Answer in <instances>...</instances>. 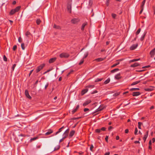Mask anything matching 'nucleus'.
<instances>
[{"label":"nucleus","instance_id":"nucleus-1","mask_svg":"<svg viewBox=\"0 0 155 155\" xmlns=\"http://www.w3.org/2000/svg\"><path fill=\"white\" fill-rule=\"evenodd\" d=\"M72 0H68L67 5L68 11L70 13H71V5Z\"/></svg>","mask_w":155,"mask_h":155},{"label":"nucleus","instance_id":"nucleus-2","mask_svg":"<svg viewBox=\"0 0 155 155\" xmlns=\"http://www.w3.org/2000/svg\"><path fill=\"white\" fill-rule=\"evenodd\" d=\"M21 8V6H19L15 8L12 9L9 13V14L10 15H13L15 12H18Z\"/></svg>","mask_w":155,"mask_h":155},{"label":"nucleus","instance_id":"nucleus-3","mask_svg":"<svg viewBox=\"0 0 155 155\" xmlns=\"http://www.w3.org/2000/svg\"><path fill=\"white\" fill-rule=\"evenodd\" d=\"M80 21V19L79 18H74L71 20V23L74 24H77Z\"/></svg>","mask_w":155,"mask_h":155},{"label":"nucleus","instance_id":"nucleus-4","mask_svg":"<svg viewBox=\"0 0 155 155\" xmlns=\"http://www.w3.org/2000/svg\"><path fill=\"white\" fill-rule=\"evenodd\" d=\"M70 55L69 54L67 53H62L60 54L59 55V56L61 58H68Z\"/></svg>","mask_w":155,"mask_h":155},{"label":"nucleus","instance_id":"nucleus-5","mask_svg":"<svg viewBox=\"0 0 155 155\" xmlns=\"http://www.w3.org/2000/svg\"><path fill=\"white\" fill-rule=\"evenodd\" d=\"M154 87L153 86H150L149 88L144 89V90L146 91H150L154 90Z\"/></svg>","mask_w":155,"mask_h":155},{"label":"nucleus","instance_id":"nucleus-6","mask_svg":"<svg viewBox=\"0 0 155 155\" xmlns=\"http://www.w3.org/2000/svg\"><path fill=\"white\" fill-rule=\"evenodd\" d=\"M138 44H136L133 45L130 48V50H133L135 49L138 46Z\"/></svg>","mask_w":155,"mask_h":155},{"label":"nucleus","instance_id":"nucleus-7","mask_svg":"<svg viewBox=\"0 0 155 155\" xmlns=\"http://www.w3.org/2000/svg\"><path fill=\"white\" fill-rule=\"evenodd\" d=\"M56 59L57 58L56 57L51 58L49 60L48 62L50 64L52 63L55 61Z\"/></svg>","mask_w":155,"mask_h":155},{"label":"nucleus","instance_id":"nucleus-8","mask_svg":"<svg viewBox=\"0 0 155 155\" xmlns=\"http://www.w3.org/2000/svg\"><path fill=\"white\" fill-rule=\"evenodd\" d=\"M148 131H147L146 132V134L144 135V137L143 138V139L144 140V142L146 141V140L148 137Z\"/></svg>","mask_w":155,"mask_h":155},{"label":"nucleus","instance_id":"nucleus-9","mask_svg":"<svg viewBox=\"0 0 155 155\" xmlns=\"http://www.w3.org/2000/svg\"><path fill=\"white\" fill-rule=\"evenodd\" d=\"M25 94L27 97L29 99H31V97L30 96L29 94L28 91L27 90H25Z\"/></svg>","mask_w":155,"mask_h":155},{"label":"nucleus","instance_id":"nucleus-10","mask_svg":"<svg viewBox=\"0 0 155 155\" xmlns=\"http://www.w3.org/2000/svg\"><path fill=\"white\" fill-rule=\"evenodd\" d=\"M91 102V100H87V101H85L83 104V106H85L87 105H88V104L90 103Z\"/></svg>","mask_w":155,"mask_h":155},{"label":"nucleus","instance_id":"nucleus-11","mask_svg":"<svg viewBox=\"0 0 155 155\" xmlns=\"http://www.w3.org/2000/svg\"><path fill=\"white\" fill-rule=\"evenodd\" d=\"M105 58H97L95 59L94 60V61H96L97 62H100V61H103L105 59Z\"/></svg>","mask_w":155,"mask_h":155},{"label":"nucleus","instance_id":"nucleus-12","mask_svg":"<svg viewBox=\"0 0 155 155\" xmlns=\"http://www.w3.org/2000/svg\"><path fill=\"white\" fill-rule=\"evenodd\" d=\"M75 133V131L74 130H72L70 132L69 134V138H71L74 135Z\"/></svg>","mask_w":155,"mask_h":155},{"label":"nucleus","instance_id":"nucleus-13","mask_svg":"<svg viewBox=\"0 0 155 155\" xmlns=\"http://www.w3.org/2000/svg\"><path fill=\"white\" fill-rule=\"evenodd\" d=\"M88 91V89L87 88H86L83 90L81 92V94L82 95H83L87 93Z\"/></svg>","mask_w":155,"mask_h":155},{"label":"nucleus","instance_id":"nucleus-14","mask_svg":"<svg viewBox=\"0 0 155 155\" xmlns=\"http://www.w3.org/2000/svg\"><path fill=\"white\" fill-rule=\"evenodd\" d=\"M140 94V92H134L132 93V95L133 96H137L139 95Z\"/></svg>","mask_w":155,"mask_h":155},{"label":"nucleus","instance_id":"nucleus-15","mask_svg":"<svg viewBox=\"0 0 155 155\" xmlns=\"http://www.w3.org/2000/svg\"><path fill=\"white\" fill-rule=\"evenodd\" d=\"M53 132V131L51 129H49L48 130V131L45 133V135H48L52 133Z\"/></svg>","mask_w":155,"mask_h":155},{"label":"nucleus","instance_id":"nucleus-16","mask_svg":"<svg viewBox=\"0 0 155 155\" xmlns=\"http://www.w3.org/2000/svg\"><path fill=\"white\" fill-rule=\"evenodd\" d=\"M150 54L151 55V56H153V55L155 54V48L150 51Z\"/></svg>","mask_w":155,"mask_h":155},{"label":"nucleus","instance_id":"nucleus-17","mask_svg":"<svg viewBox=\"0 0 155 155\" xmlns=\"http://www.w3.org/2000/svg\"><path fill=\"white\" fill-rule=\"evenodd\" d=\"M87 25V22L84 23H83L82 25L81 29L82 31H83L84 30V28L86 25Z\"/></svg>","mask_w":155,"mask_h":155},{"label":"nucleus","instance_id":"nucleus-18","mask_svg":"<svg viewBox=\"0 0 155 155\" xmlns=\"http://www.w3.org/2000/svg\"><path fill=\"white\" fill-rule=\"evenodd\" d=\"M79 105H78L75 108V109H74L73 110H72V114H74V113H75L76 111L78 109V108H79Z\"/></svg>","mask_w":155,"mask_h":155},{"label":"nucleus","instance_id":"nucleus-19","mask_svg":"<svg viewBox=\"0 0 155 155\" xmlns=\"http://www.w3.org/2000/svg\"><path fill=\"white\" fill-rule=\"evenodd\" d=\"M139 65V64L138 63L135 62L134 64H131L130 65V67H137Z\"/></svg>","mask_w":155,"mask_h":155},{"label":"nucleus","instance_id":"nucleus-20","mask_svg":"<svg viewBox=\"0 0 155 155\" xmlns=\"http://www.w3.org/2000/svg\"><path fill=\"white\" fill-rule=\"evenodd\" d=\"M64 128V127L63 126L61 127L60 129H59L58 130L56 133L55 135H56L57 134H58L60 132H61L62 131V129L63 128Z\"/></svg>","mask_w":155,"mask_h":155},{"label":"nucleus","instance_id":"nucleus-21","mask_svg":"<svg viewBox=\"0 0 155 155\" xmlns=\"http://www.w3.org/2000/svg\"><path fill=\"white\" fill-rule=\"evenodd\" d=\"M53 28H54L57 29H61V27L58 25H57L55 24H54L53 26Z\"/></svg>","mask_w":155,"mask_h":155},{"label":"nucleus","instance_id":"nucleus-22","mask_svg":"<svg viewBox=\"0 0 155 155\" xmlns=\"http://www.w3.org/2000/svg\"><path fill=\"white\" fill-rule=\"evenodd\" d=\"M115 78L117 79H119L120 78V74H118L115 76Z\"/></svg>","mask_w":155,"mask_h":155},{"label":"nucleus","instance_id":"nucleus-23","mask_svg":"<svg viewBox=\"0 0 155 155\" xmlns=\"http://www.w3.org/2000/svg\"><path fill=\"white\" fill-rule=\"evenodd\" d=\"M146 32H144L143 35L141 37V38H140L141 41H143L144 40L145 37V36L146 35Z\"/></svg>","mask_w":155,"mask_h":155},{"label":"nucleus","instance_id":"nucleus-24","mask_svg":"<svg viewBox=\"0 0 155 155\" xmlns=\"http://www.w3.org/2000/svg\"><path fill=\"white\" fill-rule=\"evenodd\" d=\"M110 79L109 78H108L104 82V84H106L109 83L110 82Z\"/></svg>","mask_w":155,"mask_h":155},{"label":"nucleus","instance_id":"nucleus-25","mask_svg":"<svg viewBox=\"0 0 155 155\" xmlns=\"http://www.w3.org/2000/svg\"><path fill=\"white\" fill-rule=\"evenodd\" d=\"M145 0H144L141 3V5L140 7V8H143V6L145 4Z\"/></svg>","mask_w":155,"mask_h":155},{"label":"nucleus","instance_id":"nucleus-26","mask_svg":"<svg viewBox=\"0 0 155 155\" xmlns=\"http://www.w3.org/2000/svg\"><path fill=\"white\" fill-rule=\"evenodd\" d=\"M68 134L64 132L63 134V137L65 139L68 137Z\"/></svg>","mask_w":155,"mask_h":155},{"label":"nucleus","instance_id":"nucleus-27","mask_svg":"<svg viewBox=\"0 0 155 155\" xmlns=\"http://www.w3.org/2000/svg\"><path fill=\"white\" fill-rule=\"evenodd\" d=\"M140 82V81H135V82L132 83L131 84V85H136V84L139 83Z\"/></svg>","mask_w":155,"mask_h":155},{"label":"nucleus","instance_id":"nucleus-28","mask_svg":"<svg viewBox=\"0 0 155 155\" xmlns=\"http://www.w3.org/2000/svg\"><path fill=\"white\" fill-rule=\"evenodd\" d=\"M119 64V62H117V63L114 64L111 66V68H112L113 67H115L116 65H117Z\"/></svg>","mask_w":155,"mask_h":155},{"label":"nucleus","instance_id":"nucleus-29","mask_svg":"<svg viewBox=\"0 0 155 155\" xmlns=\"http://www.w3.org/2000/svg\"><path fill=\"white\" fill-rule=\"evenodd\" d=\"M138 127L139 129H141V126L142 125H143V123H141L140 122H138Z\"/></svg>","mask_w":155,"mask_h":155},{"label":"nucleus","instance_id":"nucleus-30","mask_svg":"<svg viewBox=\"0 0 155 155\" xmlns=\"http://www.w3.org/2000/svg\"><path fill=\"white\" fill-rule=\"evenodd\" d=\"M45 65V63H43L37 67V68H43Z\"/></svg>","mask_w":155,"mask_h":155},{"label":"nucleus","instance_id":"nucleus-31","mask_svg":"<svg viewBox=\"0 0 155 155\" xmlns=\"http://www.w3.org/2000/svg\"><path fill=\"white\" fill-rule=\"evenodd\" d=\"M103 80V78H97L95 80V82H97L98 81H102Z\"/></svg>","mask_w":155,"mask_h":155},{"label":"nucleus","instance_id":"nucleus-32","mask_svg":"<svg viewBox=\"0 0 155 155\" xmlns=\"http://www.w3.org/2000/svg\"><path fill=\"white\" fill-rule=\"evenodd\" d=\"M41 22V21L39 19H38L36 20V23L38 25H39Z\"/></svg>","mask_w":155,"mask_h":155},{"label":"nucleus","instance_id":"nucleus-33","mask_svg":"<svg viewBox=\"0 0 155 155\" xmlns=\"http://www.w3.org/2000/svg\"><path fill=\"white\" fill-rule=\"evenodd\" d=\"M118 68H115L114 69L111 71V73H113L115 72L118 71Z\"/></svg>","mask_w":155,"mask_h":155},{"label":"nucleus","instance_id":"nucleus-34","mask_svg":"<svg viewBox=\"0 0 155 155\" xmlns=\"http://www.w3.org/2000/svg\"><path fill=\"white\" fill-rule=\"evenodd\" d=\"M139 90V88H132L130 89V91H134L138 90Z\"/></svg>","mask_w":155,"mask_h":155},{"label":"nucleus","instance_id":"nucleus-35","mask_svg":"<svg viewBox=\"0 0 155 155\" xmlns=\"http://www.w3.org/2000/svg\"><path fill=\"white\" fill-rule=\"evenodd\" d=\"M60 146L57 145L56 147H55L54 149V150H58L60 148Z\"/></svg>","mask_w":155,"mask_h":155},{"label":"nucleus","instance_id":"nucleus-36","mask_svg":"<svg viewBox=\"0 0 155 155\" xmlns=\"http://www.w3.org/2000/svg\"><path fill=\"white\" fill-rule=\"evenodd\" d=\"M111 16L113 18L115 19L117 15L115 14L112 13L111 14Z\"/></svg>","mask_w":155,"mask_h":155},{"label":"nucleus","instance_id":"nucleus-37","mask_svg":"<svg viewBox=\"0 0 155 155\" xmlns=\"http://www.w3.org/2000/svg\"><path fill=\"white\" fill-rule=\"evenodd\" d=\"M141 30L140 28H139L138 29V30L136 32V35H138L140 32Z\"/></svg>","mask_w":155,"mask_h":155},{"label":"nucleus","instance_id":"nucleus-38","mask_svg":"<svg viewBox=\"0 0 155 155\" xmlns=\"http://www.w3.org/2000/svg\"><path fill=\"white\" fill-rule=\"evenodd\" d=\"M88 52H86V53L85 54H84V57H83V59H84V58H86L88 56Z\"/></svg>","mask_w":155,"mask_h":155},{"label":"nucleus","instance_id":"nucleus-39","mask_svg":"<svg viewBox=\"0 0 155 155\" xmlns=\"http://www.w3.org/2000/svg\"><path fill=\"white\" fill-rule=\"evenodd\" d=\"M21 47L22 50H24L25 49V44L24 43H22L21 44Z\"/></svg>","mask_w":155,"mask_h":155},{"label":"nucleus","instance_id":"nucleus-40","mask_svg":"<svg viewBox=\"0 0 155 155\" xmlns=\"http://www.w3.org/2000/svg\"><path fill=\"white\" fill-rule=\"evenodd\" d=\"M140 59L139 58V59H134L132 60H130V62H134V61H137L138 60H140Z\"/></svg>","mask_w":155,"mask_h":155},{"label":"nucleus","instance_id":"nucleus-41","mask_svg":"<svg viewBox=\"0 0 155 155\" xmlns=\"http://www.w3.org/2000/svg\"><path fill=\"white\" fill-rule=\"evenodd\" d=\"M87 87L93 88L94 87V85H88L86 87Z\"/></svg>","mask_w":155,"mask_h":155},{"label":"nucleus","instance_id":"nucleus-42","mask_svg":"<svg viewBox=\"0 0 155 155\" xmlns=\"http://www.w3.org/2000/svg\"><path fill=\"white\" fill-rule=\"evenodd\" d=\"M101 129H96L95 130V132L96 133H99L101 132Z\"/></svg>","mask_w":155,"mask_h":155},{"label":"nucleus","instance_id":"nucleus-43","mask_svg":"<svg viewBox=\"0 0 155 155\" xmlns=\"http://www.w3.org/2000/svg\"><path fill=\"white\" fill-rule=\"evenodd\" d=\"M137 132H138V130L137 129V128L136 127L135 128V131H134L135 135H136L137 134Z\"/></svg>","mask_w":155,"mask_h":155},{"label":"nucleus","instance_id":"nucleus-44","mask_svg":"<svg viewBox=\"0 0 155 155\" xmlns=\"http://www.w3.org/2000/svg\"><path fill=\"white\" fill-rule=\"evenodd\" d=\"M17 46L16 45H15L13 46L12 49L13 51H15L17 49Z\"/></svg>","mask_w":155,"mask_h":155},{"label":"nucleus","instance_id":"nucleus-45","mask_svg":"<svg viewBox=\"0 0 155 155\" xmlns=\"http://www.w3.org/2000/svg\"><path fill=\"white\" fill-rule=\"evenodd\" d=\"M3 59L5 61H7V58L5 55H4L3 56Z\"/></svg>","mask_w":155,"mask_h":155},{"label":"nucleus","instance_id":"nucleus-46","mask_svg":"<svg viewBox=\"0 0 155 155\" xmlns=\"http://www.w3.org/2000/svg\"><path fill=\"white\" fill-rule=\"evenodd\" d=\"M30 33L28 31L26 32L25 33V35L27 37L28 36V35H30Z\"/></svg>","mask_w":155,"mask_h":155},{"label":"nucleus","instance_id":"nucleus-47","mask_svg":"<svg viewBox=\"0 0 155 155\" xmlns=\"http://www.w3.org/2000/svg\"><path fill=\"white\" fill-rule=\"evenodd\" d=\"M84 60L83 58L81 60V61L79 63V65L81 64H82L84 62Z\"/></svg>","mask_w":155,"mask_h":155},{"label":"nucleus","instance_id":"nucleus-48","mask_svg":"<svg viewBox=\"0 0 155 155\" xmlns=\"http://www.w3.org/2000/svg\"><path fill=\"white\" fill-rule=\"evenodd\" d=\"M69 131V129H68L65 131L64 133H66L68 134Z\"/></svg>","mask_w":155,"mask_h":155},{"label":"nucleus","instance_id":"nucleus-49","mask_svg":"<svg viewBox=\"0 0 155 155\" xmlns=\"http://www.w3.org/2000/svg\"><path fill=\"white\" fill-rule=\"evenodd\" d=\"M93 3V0H89V4L91 6L92 5Z\"/></svg>","mask_w":155,"mask_h":155},{"label":"nucleus","instance_id":"nucleus-50","mask_svg":"<svg viewBox=\"0 0 155 155\" xmlns=\"http://www.w3.org/2000/svg\"><path fill=\"white\" fill-rule=\"evenodd\" d=\"M93 148H94V146H93V145L92 144L91 145V146L90 147V150L91 151H93Z\"/></svg>","mask_w":155,"mask_h":155},{"label":"nucleus","instance_id":"nucleus-51","mask_svg":"<svg viewBox=\"0 0 155 155\" xmlns=\"http://www.w3.org/2000/svg\"><path fill=\"white\" fill-rule=\"evenodd\" d=\"M18 41L19 42H21L22 41V38L21 37L18 38Z\"/></svg>","mask_w":155,"mask_h":155},{"label":"nucleus","instance_id":"nucleus-52","mask_svg":"<svg viewBox=\"0 0 155 155\" xmlns=\"http://www.w3.org/2000/svg\"><path fill=\"white\" fill-rule=\"evenodd\" d=\"M106 129V128L104 127H103L101 129V131H105Z\"/></svg>","mask_w":155,"mask_h":155},{"label":"nucleus","instance_id":"nucleus-53","mask_svg":"<svg viewBox=\"0 0 155 155\" xmlns=\"http://www.w3.org/2000/svg\"><path fill=\"white\" fill-rule=\"evenodd\" d=\"M52 70V69H49L48 70H47V71H46L44 72V73H43V74H46V73H47V72L50 71H51Z\"/></svg>","mask_w":155,"mask_h":155},{"label":"nucleus","instance_id":"nucleus-54","mask_svg":"<svg viewBox=\"0 0 155 155\" xmlns=\"http://www.w3.org/2000/svg\"><path fill=\"white\" fill-rule=\"evenodd\" d=\"M84 112H86L89 110V109L88 108H85L84 109Z\"/></svg>","mask_w":155,"mask_h":155},{"label":"nucleus","instance_id":"nucleus-55","mask_svg":"<svg viewBox=\"0 0 155 155\" xmlns=\"http://www.w3.org/2000/svg\"><path fill=\"white\" fill-rule=\"evenodd\" d=\"M73 72V70H71V71L69 72L68 74H67V76L68 75H69L70 74L72 73Z\"/></svg>","mask_w":155,"mask_h":155},{"label":"nucleus","instance_id":"nucleus-56","mask_svg":"<svg viewBox=\"0 0 155 155\" xmlns=\"http://www.w3.org/2000/svg\"><path fill=\"white\" fill-rule=\"evenodd\" d=\"M150 65H149L148 66H143L142 67V68H148L149 67H150Z\"/></svg>","mask_w":155,"mask_h":155},{"label":"nucleus","instance_id":"nucleus-57","mask_svg":"<svg viewBox=\"0 0 155 155\" xmlns=\"http://www.w3.org/2000/svg\"><path fill=\"white\" fill-rule=\"evenodd\" d=\"M129 132V130L128 129H126L125 130V133L126 134H127Z\"/></svg>","mask_w":155,"mask_h":155},{"label":"nucleus","instance_id":"nucleus-58","mask_svg":"<svg viewBox=\"0 0 155 155\" xmlns=\"http://www.w3.org/2000/svg\"><path fill=\"white\" fill-rule=\"evenodd\" d=\"M97 91L96 90H95L91 93V94H95L97 93Z\"/></svg>","mask_w":155,"mask_h":155},{"label":"nucleus","instance_id":"nucleus-59","mask_svg":"<svg viewBox=\"0 0 155 155\" xmlns=\"http://www.w3.org/2000/svg\"><path fill=\"white\" fill-rule=\"evenodd\" d=\"M41 70V68H37L36 70V72L37 73L38 72Z\"/></svg>","mask_w":155,"mask_h":155},{"label":"nucleus","instance_id":"nucleus-60","mask_svg":"<svg viewBox=\"0 0 155 155\" xmlns=\"http://www.w3.org/2000/svg\"><path fill=\"white\" fill-rule=\"evenodd\" d=\"M108 136H106V137L105 138V140L106 142L108 141Z\"/></svg>","mask_w":155,"mask_h":155},{"label":"nucleus","instance_id":"nucleus-61","mask_svg":"<svg viewBox=\"0 0 155 155\" xmlns=\"http://www.w3.org/2000/svg\"><path fill=\"white\" fill-rule=\"evenodd\" d=\"M33 71V70H32L31 71H30L29 74V76H30V75H31V73H32Z\"/></svg>","mask_w":155,"mask_h":155},{"label":"nucleus","instance_id":"nucleus-62","mask_svg":"<svg viewBox=\"0 0 155 155\" xmlns=\"http://www.w3.org/2000/svg\"><path fill=\"white\" fill-rule=\"evenodd\" d=\"M109 4V1H107L106 2V5L107 6H108Z\"/></svg>","mask_w":155,"mask_h":155},{"label":"nucleus","instance_id":"nucleus-63","mask_svg":"<svg viewBox=\"0 0 155 155\" xmlns=\"http://www.w3.org/2000/svg\"><path fill=\"white\" fill-rule=\"evenodd\" d=\"M103 109V108H101V109L100 108V107L97 109V111H101V110H102Z\"/></svg>","mask_w":155,"mask_h":155},{"label":"nucleus","instance_id":"nucleus-64","mask_svg":"<svg viewBox=\"0 0 155 155\" xmlns=\"http://www.w3.org/2000/svg\"><path fill=\"white\" fill-rule=\"evenodd\" d=\"M110 152H107L106 153L104 154V155H110Z\"/></svg>","mask_w":155,"mask_h":155}]
</instances>
